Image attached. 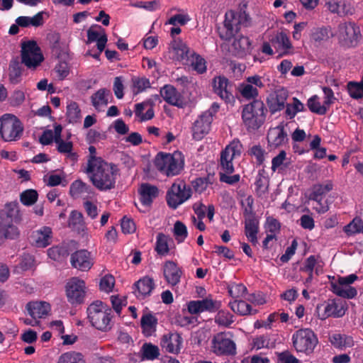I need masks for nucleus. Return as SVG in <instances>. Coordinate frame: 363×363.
<instances>
[{
    "mask_svg": "<svg viewBox=\"0 0 363 363\" xmlns=\"http://www.w3.org/2000/svg\"><path fill=\"white\" fill-rule=\"evenodd\" d=\"M21 63L28 69L35 70L44 61L40 48L35 40H28L21 43Z\"/></svg>",
    "mask_w": 363,
    "mask_h": 363,
    "instance_id": "obj_6",
    "label": "nucleus"
},
{
    "mask_svg": "<svg viewBox=\"0 0 363 363\" xmlns=\"http://www.w3.org/2000/svg\"><path fill=\"white\" fill-rule=\"evenodd\" d=\"M214 92L225 102H230L233 99L229 86L228 79L223 76L216 77L213 79Z\"/></svg>",
    "mask_w": 363,
    "mask_h": 363,
    "instance_id": "obj_22",
    "label": "nucleus"
},
{
    "mask_svg": "<svg viewBox=\"0 0 363 363\" xmlns=\"http://www.w3.org/2000/svg\"><path fill=\"white\" fill-rule=\"evenodd\" d=\"M267 108L260 100L245 105L242 111V123L250 132L259 129L265 121Z\"/></svg>",
    "mask_w": 363,
    "mask_h": 363,
    "instance_id": "obj_2",
    "label": "nucleus"
},
{
    "mask_svg": "<svg viewBox=\"0 0 363 363\" xmlns=\"http://www.w3.org/2000/svg\"><path fill=\"white\" fill-rule=\"evenodd\" d=\"M96 42L98 50L103 52L106 44L107 43V35L105 33L104 29L99 25H92L87 30V40L86 44Z\"/></svg>",
    "mask_w": 363,
    "mask_h": 363,
    "instance_id": "obj_19",
    "label": "nucleus"
},
{
    "mask_svg": "<svg viewBox=\"0 0 363 363\" xmlns=\"http://www.w3.org/2000/svg\"><path fill=\"white\" fill-rule=\"evenodd\" d=\"M345 2L343 0H328L326 6L328 10L333 13H337L340 16L345 15L346 13L344 11Z\"/></svg>",
    "mask_w": 363,
    "mask_h": 363,
    "instance_id": "obj_55",
    "label": "nucleus"
},
{
    "mask_svg": "<svg viewBox=\"0 0 363 363\" xmlns=\"http://www.w3.org/2000/svg\"><path fill=\"white\" fill-rule=\"evenodd\" d=\"M330 341L334 347L339 349L351 347L354 345V341L351 336L340 333L331 335Z\"/></svg>",
    "mask_w": 363,
    "mask_h": 363,
    "instance_id": "obj_39",
    "label": "nucleus"
},
{
    "mask_svg": "<svg viewBox=\"0 0 363 363\" xmlns=\"http://www.w3.org/2000/svg\"><path fill=\"white\" fill-rule=\"evenodd\" d=\"M25 101V94L21 90H15L9 97V104L11 106H21Z\"/></svg>",
    "mask_w": 363,
    "mask_h": 363,
    "instance_id": "obj_63",
    "label": "nucleus"
},
{
    "mask_svg": "<svg viewBox=\"0 0 363 363\" xmlns=\"http://www.w3.org/2000/svg\"><path fill=\"white\" fill-rule=\"evenodd\" d=\"M38 194L35 189H27L20 194V201L26 206H33L38 201Z\"/></svg>",
    "mask_w": 363,
    "mask_h": 363,
    "instance_id": "obj_50",
    "label": "nucleus"
},
{
    "mask_svg": "<svg viewBox=\"0 0 363 363\" xmlns=\"http://www.w3.org/2000/svg\"><path fill=\"white\" fill-rule=\"evenodd\" d=\"M287 157L286 153L284 150H281L279 153L274 157L272 160V172H276L279 169H281L282 166H287Z\"/></svg>",
    "mask_w": 363,
    "mask_h": 363,
    "instance_id": "obj_57",
    "label": "nucleus"
},
{
    "mask_svg": "<svg viewBox=\"0 0 363 363\" xmlns=\"http://www.w3.org/2000/svg\"><path fill=\"white\" fill-rule=\"evenodd\" d=\"M344 232L349 236L363 233V220L356 217L344 227Z\"/></svg>",
    "mask_w": 363,
    "mask_h": 363,
    "instance_id": "obj_49",
    "label": "nucleus"
},
{
    "mask_svg": "<svg viewBox=\"0 0 363 363\" xmlns=\"http://www.w3.org/2000/svg\"><path fill=\"white\" fill-rule=\"evenodd\" d=\"M174 234L179 242H182L188 235L186 226L181 221L177 220L174 225Z\"/></svg>",
    "mask_w": 363,
    "mask_h": 363,
    "instance_id": "obj_56",
    "label": "nucleus"
},
{
    "mask_svg": "<svg viewBox=\"0 0 363 363\" xmlns=\"http://www.w3.org/2000/svg\"><path fill=\"white\" fill-rule=\"evenodd\" d=\"M52 230L50 227L43 226L32 233L31 239L38 247H46L52 242Z\"/></svg>",
    "mask_w": 363,
    "mask_h": 363,
    "instance_id": "obj_24",
    "label": "nucleus"
},
{
    "mask_svg": "<svg viewBox=\"0 0 363 363\" xmlns=\"http://www.w3.org/2000/svg\"><path fill=\"white\" fill-rule=\"evenodd\" d=\"M247 289L242 284H232L228 286V293L235 300L245 298L247 294Z\"/></svg>",
    "mask_w": 363,
    "mask_h": 363,
    "instance_id": "obj_52",
    "label": "nucleus"
},
{
    "mask_svg": "<svg viewBox=\"0 0 363 363\" xmlns=\"http://www.w3.org/2000/svg\"><path fill=\"white\" fill-rule=\"evenodd\" d=\"M66 116L69 123L74 124L80 121L81 110L77 102L72 101L67 106Z\"/></svg>",
    "mask_w": 363,
    "mask_h": 363,
    "instance_id": "obj_43",
    "label": "nucleus"
},
{
    "mask_svg": "<svg viewBox=\"0 0 363 363\" xmlns=\"http://www.w3.org/2000/svg\"><path fill=\"white\" fill-rule=\"evenodd\" d=\"M333 189V184L330 182L325 184H316L313 186L312 192L309 196V200H317L318 198H323L328 192Z\"/></svg>",
    "mask_w": 363,
    "mask_h": 363,
    "instance_id": "obj_46",
    "label": "nucleus"
},
{
    "mask_svg": "<svg viewBox=\"0 0 363 363\" xmlns=\"http://www.w3.org/2000/svg\"><path fill=\"white\" fill-rule=\"evenodd\" d=\"M183 340L178 333H168L162 337V347L167 352L178 354L182 347Z\"/></svg>",
    "mask_w": 363,
    "mask_h": 363,
    "instance_id": "obj_25",
    "label": "nucleus"
},
{
    "mask_svg": "<svg viewBox=\"0 0 363 363\" xmlns=\"http://www.w3.org/2000/svg\"><path fill=\"white\" fill-rule=\"evenodd\" d=\"M215 323L219 326L229 328L234 323L233 315L228 311L220 310L215 316Z\"/></svg>",
    "mask_w": 363,
    "mask_h": 363,
    "instance_id": "obj_47",
    "label": "nucleus"
},
{
    "mask_svg": "<svg viewBox=\"0 0 363 363\" xmlns=\"http://www.w3.org/2000/svg\"><path fill=\"white\" fill-rule=\"evenodd\" d=\"M21 64L17 57L11 60L9 67V78L11 84H16L21 82L23 72Z\"/></svg>",
    "mask_w": 363,
    "mask_h": 363,
    "instance_id": "obj_34",
    "label": "nucleus"
},
{
    "mask_svg": "<svg viewBox=\"0 0 363 363\" xmlns=\"http://www.w3.org/2000/svg\"><path fill=\"white\" fill-rule=\"evenodd\" d=\"M157 325V319L151 313H145L141 317L140 326L143 333L146 337L151 336L156 332Z\"/></svg>",
    "mask_w": 363,
    "mask_h": 363,
    "instance_id": "obj_32",
    "label": "nucleus"
},
{
    "mask_svg": "<svg viewBox=\"0 0 363 363\" xmlns=\"http://www.w3.org/2000/svg\"><path fill=\"white\" fill-rule=\"evenodd\" d=\"M245 218V234L250 242L256 245L257 243V235L259 230V222L255 216Z\"/></svg>",
    "mask_w": 363,
    "mask_h": 363,
    "instance_id": "obj_31",
    "label": "nucleus"
},
{
    "mask_svg": "<svg viewBox=\"0 0 363 363\" xmlns=\"http://www.w3.org/2000/svg\"><path fill=\"white\" fill-rule=\"evenodd\" d=\"M212 121L211 113H203L194 123L192 128L194 138L200 140L208 134Z\"/></svg>",
    "mask_w": 363,
    "mask_h": 363,
    "instance_id": "obj_18",
    "label": "nucleus"
},
{
    "mask_svg": "<svg viewBox=\"0 0 363 363\" xmlns=\"http://www.w3.org/2000/svg\"><path fill=\"white\" fill-rule=\"evenodd\" d=\"M188 56V59H186L183 62L184 65L190 66L198 74H201L206 72V61L201 55L194 50Z\"/></svg>",
    "mask_w": 363,
    "mask_h": 363,
    "instance_id": "obj_30",
    "label": "nucleus"
},
{
    "mask_svg": "<svg viewBox=\"0 0 363 363\" xmlns=\"http://www.w3.org/2000/svg\"><path fill=\"white\" fill-rule=\"evenodd\" d=\"M288 140L287 133L284 125L281 123L277 127L271 128L267 133V141L269 145L277 148L284 145Z\"/></svg>",
    "mask_w": 363,
    "mask_h": 363,
    "instance_id": "obj_21",
    "label": "nucleus"
},
{
    "mask_svg": "<svg viewBox=\"0 0 363 363\" xmlns=\"http://www.w3.org/2000/svg\"><path fill=\"white\" fill-rule=\"evenodd\" d=\"M118 172L116 164L106 161L91 168L86 167L85 170L92 184L100 191H108L115 188Z\"/></svg>",
    "mask_w": 363,
    "mask_h": 363,
    "instance_id": "obj_1",
    "label": "nucleus"
},
{
    "mask_svg": "<svg viewBox=\"0 0 363 363\" xmlns=\"http://www.w3.org/2000/svg\"><path fill=\"white\" fill-rule=\"evenodd\" d=\"M220 307V303L209 297L202 300L191 301L187 303V309L191 314H199L205 311L214 312Z\"/></svg>",
    "mask_w": 363,
    "mask_h": 363,
    "instance_id": "obj_14",
    "label": "nucleus"
},
{
    "mask_svg": "<svg viewBox=\"0 0 363 363\" xmlns=\"http://www.w3.org/2000/svg\"><path fill=\"white\" fill-rule=\"evenodd\" d=\"M70 263L73 268L82 272L89 271L94 264L91 253L86 250H79L72 253Z\"/></svg>",
    "mask_w": 363,
    "mask_h": 363,
    "instance_id": "obj_15",
    "label": "nucleus"
},
{
    "mask_svg": "<svg viewBox=\"0 0 363 363\" xmlns=\"http://www.w3.org/2000/svg\"><path fill=\"white\" fill-rule=\"evenodd\" d=\"M69 225L72 228H77L79 230L84 226V216L77 211H72L69 218Z\"/></svg>",
    "mask_w": 363,
    "mask_h": 363,
    "instance_id": "obj_54",
    "label": "nucleus"
},
{
    "mask_svg": "<svg viewBox=\"0 0 363 363\" xmlns=\"http://www.w3.org/2000/svg\"><path fill=\"white\" fill-rule=\"evenodd\" d=\"M141 360H154L159 356V348L152 343H144L140 349Z\"/></svg>",
    "mask_w": 363,
    "mask_h": 363,
    "instance_id": "obj_42",
    "label": "nucleus"
},
{
    "mask_svg": "<svg viewBox=\"0 0 363 363\" xmlns=\"http://www.w3.org/2000/svg\"><path fill=\"white\" fill-rule=\"evenodd\" d=\"M110 91L106 89H100L91 96V104L96 109H99L101 106H106L108 103V95Z\"/></svg>",
    "mask_w": 363,
    "mask_h": 363,
    "instance_id": "obj_40",
    "label": "nucleus"
},
{
    "mask_svg": "<svg viewBox=\"0 0 363 363\" xmlns=\"http://www.w3.org/2000/svg\"><path fill=\"white\" fill-rule=\"evenodd\" d=\"M272 44L275 49L280 51V56L290 54L292 45L286 33L281 32L277 33L271 40Z\"/></svg>",
    "mask_w": 363,
    "mask_h": 363,
    "instance_id": "obj_28",
    "label": "nucleus"
},
{
    "mask_svg": "<svg viewBox=\"0 0 363 363\" xmlns=\"http://www.w3.org/2000/svg\"><path fill=\"white\" fill-rule=\"evenodd\" d=\"M211 351L216 355H234L236 353V345L231 339L230 333L220 332L211 340Z\"/></svg>",
    "mask_w": 363,
    "mask_h": 363,
    "instance_id": "obj_10",
    "label": "nucleus"
},
{
    "mask_svg": "<svg viewBox=\"0 0 363 363\" xmlns=\"http://www.w3.org/2000/svg\"><path fill=\"white\" fill-rule=\"evenodd\" d=\"M229 306L232 311L240 315H252L257 313L253 310L250 304L242 300H234L229 303Z\"/></svg>",
    "mask_w": 363,
    "mask_h": 363,
    "instance_id": "obj_38",
    "label": "nucleus"
},
{
    "mask_svg": "<svg viewBox=\"0 0 363 363\" xmlns=\"http://www.w3.org/2000/svg\"><path fill=\"white\" fill-rule=\"evenodd\" d=\"M114 284V277L111 274H107L101 279L99 283V288L101 291H104L105 292H110L112 291Z\"/></svg>",
    "mask_w": 363,
    "mask_h": 363,
    "instance_id": "obj_62",
    "label": "nucleus"
},
{
    "mask_svg": "<svg viewBox=\"0 0 363 363\" xmlns=\"http://www.w3.org/2000/svg\"><path fill=\"white\" fill-rule=\"evenodd\" d=\"M307 106L311 112L320 115L325 114L328 111V107L325 105H320V103L318 101V97L316 95L308 99Z\"/></svg>",
    "mask_w": 363,
    "mask_h": 363,
    "instance_id": "obj_51",
    "label": "nucleus"
},
{
    "mask_svg": "<svg viewBox=\"0 0 363 363\" xmlns=\"http://www.w3.org/2000/svg\"><path fill=\"white\" fill-rule=\"evenodd\" d=\"M91 193V186L81 179L74 181L69 187V194L74 199L79 198L84 194L89 195Z\"/></svg>",
    "mask_w": 363,
    "mask_h": 363,
    "instance_id": "obj_33",
    "label": "nucleus"
},
{
    "mask_svg": "<svg viewBox=\"0 0 363 363\" xmlns=\"http://www.w3.org/2000/svg\"><path fill=\"white\" fill-rule=\"evenodd\" d=\"M191 194V188L184 181L177 179L167 192V204L170 208L176 209L189 200Z\"/></svg>",
    "mask_w": 363,
    "mask_h": 363,
    "instance_id": "obj_7",
    "label": "nucleus"
},
{
    "mask_svg": "<svg viewBox=\"0 0 363 363\" xmlns=\"http://www.w3.org/2000/svg\"><path fill=\"white\" fill-rule=\"evenodd\" d=\"M16 23L22 28H26L29 26L38 27L43 24V13L38 12L33 17L19 16L16 19Z\"/></svg>",
    "mask_w": 363,
    "mask_h": 363,
    "instance_id": "obj_37",
    "label": "nucleus"
},
{
    "mask_svg": "<svg viewBox=\"0 0 363 363\" xmlns=\"http://www.w3.org/2000/svg\"><path fill=\"white\" fill-rule=\"evenodd\" d=\"M57 363H86V362L82 353L69 351L62 354Z\"/></svg>",
    "mask_w": 363,
    "mask_h": 363,
    "instance_id": "obj_45",
    "label": "nucleus"
},
{
    "mask_svg": "<svg viewBox=\"0 0 363 363\" xmlns=\"http://www.w3.org/2000/svg\"><path fill=\"white\" fill-rule=\"evenodd\" d=\"M154 288L153 279L145 277L136 281L133 286V293L138 298H144L149 295Z\"/></svg>",
    "mask_w": 363,
    "mask_h": 363,
    "instance_id": "obj_29",
    "label": "nucleus"
},
{
    "mask_svg": "<svg viewBox=\"0 0 363 363\" xmlns=\"http://www.w3.org/2000/svg\"><path fill=\"white\" fill-rule=\"evenodd\" d=\"M19 236L18 228L9 222L7 224L1 223L0 225V238L5 240H15Z\"/></svg>",
    "mask_w": 363,
    "mask_h": 363,
    "instance_id": "obj_41",
    "label": "nucleus"
},
{
    "mask_svg": "<svg viewBox=\"0 0 363 363\" xmlns=\"http://www.w3.org/2000/svg\"><path fill=\"white\" fill-rule=\"evenodd\" d=\"M347 88L351 97L359 99L363 96V84L350 82L347 84Z\"/></svg>",
    "mask_w": 363,
    "mask_h": 363,
    "instance_id": "obj_61",
    "label": "nucleus"
},
{
    "mask_svg": "<svg viewBox=\"0 0 363 363\" xmlns=\"http://www.w3.org/2000/svg\"><path fill=\"white\" fill-rule=\"evenodd\" d=\"M160 96L164 101L172 105H177L179 102V94L177 90L172 86L165 85L160 89Z\"/></svg>",
    "mask_w": 363,
    "mask_h": 363,
    "instance_id": "obj_44",
    "label": "nucleus"
},
{
    "mask_svg": "<svg viewBox=\"0 0 363 363\" xmlns=\"http://www.w3.org/2000/svg\"><path fill=\"white\" fill-rule=\"evenodd\" d=\"M24 131L21 120L12 113H4L0 117V135L5 142L20 140Z\"/></svg>",
    "mask_w": 363,
    "mask_h": 363,
    "instance_id": "obj_4",
    "label": "nucleus"
},
{
    "mask_svg": "<svg viewBox=\"0 0 363 363\" xmlns=\"http://www.w3.org/2000/svg\"><path fill=\"white\" fill-rule=\"evenodd\" d=\"M86 284L79 277H72L65 285L66 296L72 305H79L84 302L86 294Z\"/></svg>",
    "mask_w": 363,
    "mask_h": 363,
    "instance_id": "obj_12",
    "label": "nucleus"
},
{
    "mask_svg": "<svg viewBox=\"0 0 363 363\" xmlns=\"http://www.w3.org/2000/svg\"><path fill=\"white\" fill-rule=\"evenodd\" d=\"M133 86L137 89V93H140L150 86V83L146 77H133L132 78Z\"/></svg>",
    "mask_w": 363,
    "mask_h": 363,
    "instance_id": "obj_60",
    "label": "nucleus"
},
{
    "mask_svg": "<svg viewBox=\"0 0 363 363\" xmlns=\"http://www.w3.org/2000/svg\"><path fill=\"white\" fill-rule=\"evenodd\" d=\"M138 191L140 195V201L145 207L151 206L153 200L157 198L159 193L158 188L149 183L141 184Z\"/></svg>",
    "mask_w": 363,
    "mask_h": 363,
    "instance_id": "obj_23",
    "label": "nucleus"
},
{
    "mask_svg": "<svg viewBox=\"0 0 363 363\" xmlns=\"http://www.w3.org/2000/svg\"><path fill=\"white\" fill-rule=\"evenodd\" d=\"M182 272L173 261H167L164 264L163 276L168 284L175 286L180 281Z\"/></svg>",
    "mask_w": 363,
    "mask_h": 363,
    "instance_id": "obj_26",
    "label": "nucleus"
},
{
    "mask_svg": "<svg viewBox=\"0 0 363 363\" xmlns=\"http://www.w3.org/2000/svg\"><path fill=\"white\" fill-rule=\"evenodd\" d=\"M174 241L163 234H160V256H166L174 248Z\"/></svg>",
    "mask_w": 363,
    "mask_h": 363,
    "instance_id": "obj_58",
    "label": "nucleus"
},
{
    "mask_svg": "<svg viewBox=\"0 0 363 363\" xmlns=\"http://www.w3.org/2000/svg\"><path fill=\"white\" fill-rule=\"evenodd\" d=\"M241 96L246 99H255L258 96V90L256 87L248 83H242L239 86Z\"/></svg>",
    "mask_w": 363,
    "mask_h": 363,
    "instance_id": "obj_53",
    "label": "nucleus"
},
{
    "mask_svg": "<svg viewBox=\"0 0 363 363\" xmlns=\"http://www.w3.org/2000/svg\"><path fill=\"white\" fill-rule=\"evenodd\" d=\"M69 255L68 247L65 245L54 246L48 250V257L55 261H60Z\"/></svg>",
    "mask_w": 363,
    "mask_h": 363,
    "instance_id": "obj_48",
    "label": "nucleus"
},
{
    "mask_svg": "<svg viewBox=\"0 0 363 363\" xmlns=\"http://www.w3.org/2000/svg\"><path fill=\"white\" fill-rule=\"evenodd\" d=\"M223 27L220 29V37L224 40L231 39L240 29L235 18V12L229 11L225 13Z\"/></svg>",
    "mask_w": 363,
    "mask_h": 363,
    "instance_id": "obj_16",
    "label": "nucleus"
},
{
    "mask_svg": "<svg viewBox=\"0 0 363 363\" xmlns=\"http://www.w3.org/2000/svg\"><path fill=\"white\" fill-rule=\"evenodd\" d=\"M232 48L235 55L242 57L250 50L251 43L248 38L240 36L234 40L232 44Z\"/></svg>",
    "mask_w": 363,
    "mask_h": 363,
    "instance_id": "obj_35",
    "label": "nucleus"
},
{
    "mask_svg": "<svg viewBox=\"0 0 363 363\" xmlns=\"http://www.w3.org/2000/svg\"><path fill=\"white\" fill-rule=\"evenodd\" d=\"M277 357L279 363H302L289 350L279 353Z\"/></svg>",
    "mask_w": 363,
    "mask_h": 363,
    "instance_id": "obj_64",
    "label": "nucleus"
},
{
    "mask_svg": "<svg viewBox=\"0 0 363 363\" xmlns=\"http://www.w3.org/2000/svg\"><path fill=\"white\" fill-rule=\"evenodd\" d=\"M311 38L318 43L326 41L330 38V30L327 28H317L313 32Z\"/></svg>",
    "mask_w": 363,
    "mask_h": 363,
    "instance_id": "obj_59",
    "label": "nucleus"
},
{
    "mask_svg": "<svg viewBox=\"0 0 363 363\" xmlns=\"http://www.w3.org/2000/svg\"><path fill=\"white\" fill-rule=\"evenodd\" d=\"M184 161L182 155L175 151L172 154L160 152V173L167 177H174L184 169Z\"/></svg>",
    "mask_w": 363,
    "mask_h": 363,
    "instance_id": "obj_8",
    "label": "nucleus"
},
{
    "mask_svg": "<svg viewBox=\"0 0 363 363\" xmlns=\"http://www.w3.org/2000/svg\"><path fill=\"white\" fill-rule=\"evenodd\" d=\"M293 347L297 352L307 355L313 352L318 340L315 333L310 328H302L296 330L291 337Z\"/></svg>",
    "mask_w": 363,
    "mask_h": 363,
    "instance_id": "obj_5",
    "label": "nucleus"
},
{
    "mask_svg": "<svg viewBox=\"0 0 363 363\" xmlns=\"http://www.w3.org/2000/svg\"><path fill=\"white\" fill-rule=\"evenodd\" d=\"M331 286L333 291L337 296L342 298H352L357 294L356 289L349 285L333 282L331 284Z\"/></svg>",
    "mask_w": 363,
    "mask_h": 363,
    "instance_id": "obj_36",
    "label": "nucleus"
},
{
    "mask_svg": "<svg viewBox=\"0 0 363 363\" xmlns=\"http://www.w3.org/2000/svg\"><path fill=\"white\" fill-rule=\"evenodd\" d=\"M336 35L340 43L347 48H354L361 38L359 28L354 22H342L337 26Z\"/></svg>",
    "mask_w": 363,
    "mask_h": 363,
    "instance_id": "obj_9",
    "label": "nucleus"
},
{
    "mask_svg": "<svg viewBox=\"0 0 363 363\" xmlns=\"http://www.w3.org/2000/svg\"><path fill=\"white\" fill-rule=\"evenodd\" d=\"M87 316L91 325L106 332L111 329V308L101 301H95L87 308Z\"/></svg>",
    "mask_w": 363,
    "mask_h": 363,
    "instance_id": "obj_3",
    "label": "nucleus"
},
{
    "mask_svg": "<svg viewBox=\"0 0 363 363\" xmlns=\"http://www.w3.org/2000/svg\"><path fill=\"white\" fill-rule=\"evenodd\" d=\"M289 96L286 89L280 87L272 92L267 98V104L271 113H274L284 108Z\"/></svg>",
    "mask_w": 363,
    "mask_h": 363,
    "instance_id": "obj_17",
    "label": "nucleus"
},
{
    "mask_svg": "<svg viewBox=\"0 0 363 363\" xmlns=\"http://www.w3.org/2000/svg\"><path fill=\"white\" fill-rule=\"evenodd\" d=\"M242 150V145L238 140H233L226 146L220 155V166L223 172L225 173H233L234 172L233 160L240 157Z\"/></svg>",
    "mask_w": 363,
    "mask_h": 363,
    "instance_id": "obj_13",
    "label": "nucleus"
},
{
    "mask_svg": "<svg viewBox=\"0 0 363 363\" xmlns=\"http://www.w3.org/2000/svg\"><path fill=\"white\" fill-rule=\"evenodd\" d=\"M182 30L179 27H171L169 29L170 35L172 40L169 43V52L172 53L173 58L184 62L188 59V55L194 50H191L186 43L180 38L176 37L181 33Z\"/></svg>",
    "mask_w": 363,
    "mask_h": 363,
    "instance_id": "obj_11",
    "label": "nucleus"
},
{
    "mask_svg": "<svg viewBox=\"0 0 363 363\" xmlns=\"http://www.w3.org/2000/svg\"><path fill=\"white\" fill-rule=\"evenodd\" d=\"M347 311V303L341 299L329 300L325 306L324 313L321 319L328 317H342Z\"/></svg>",
    "mask_w": 363,
    "mask_h": 363,
    "instance_id": "obj_20",
    "label": "nucleus"
},
{
    "mask_svg": "<svg viewBox=\"0 0 363 363\" xmlns=\"http://www.w3.org/2000/svg\"><path fill=\"white\" fill-rule=\"evenodd\" d=\"M26 309L33 319L42 318L49 313L50 305L45 301L29 302L26 305Z\"/></svg>",
    "mask_w": 363,
    "mask_h": 363,
    "instance_id": "obj_27",
    "label": "nucleus"
}]
</instances>
